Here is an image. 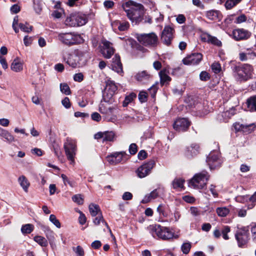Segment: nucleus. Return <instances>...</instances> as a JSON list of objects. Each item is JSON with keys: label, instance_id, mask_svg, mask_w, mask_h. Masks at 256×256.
Segmentation results:
<instances>
[{"label": "nucleus", "instance_id": "48", "mask_svg": "<svg viewBox=\"0 0 256 256\" xmlns=\"http://www.w3.org/2000/svg\"><path fill=\"white\" fill-rule=\"evenodd\" d=\"M138 99L141 102H146L148 100V94L146 92L142 91L138 94Z\"/></svg>", "mask_w": 256, "mask_h": 256}, {"label": "nucleus", "instance_id": "55", "mask_svg": "<svg viewBox=\"0 0 256 256\" xmlns=\"http://www.w3.org/2000/svg\"><path fill=\"white\" fill-rule=\"evenodd\" d=\"M246 20V17L244 14H241L236 18V20L234 21L236 24H240L242 23Z\"/></svg>", "mask_w": 256, "mask_h": 256}, {"label": "nucleus", "instance_id": "58", "mask_svg": "<svg viewBox=\"0 0 256 256\" xmlns=\"http://www.w3.org/2000/svg\"><path fill=\"white\" fill-rule=\"evenodd\" d=\"M138 158L140 160H143L147 157V153L144 150H141L138 154Z\"/></svg>", "mask_w": 256, "mask_h": 256}, {"label": "nucleus", "instance_id": "29", "mask_svg": "<svg viewBox=\"0 0 256 256\" xmlns=\"http://www.w3.org/2000/svg\"><path fill=\"white\" fill-rule=\"evenodd\" d=\"M18 182L23 190L27 192L30 186V183L26 177L23 175L20 176L18 178Z\"/></svg>", "mask_w": 256, "mask_h": 256}, {"label": "nucleus", "instance_id": "12", "mask_svg": "<svg viewBox=\"0 0 256 256\" xmlns=\"http://www.w3.org/2000/svg\"><path fill=\"white\" fill-rule=\"evenodd\" d=\"M100 47L102 54L106 58H110L114 53L112 44L105 39L102 40Z\"/></svg>", "mask_w": 256, "mask_h": 256}, {"label": "nucleus", "instance_id": "63", "mask_svg": "<svg viewBox=\"0 0 256 256\" xmlns=\"http://www.w3.org/2000/svg\"><path fill=\"white\" fill-rule=\"evenodd\" d=\"M32 37H29L28 36H25L24 38V44L26 46H29L32 44Z\"/></svg>", "mask_w": 256, "mask_h": 256}, {"label": "nucleus", "instance_id": "4", "mask_svg": "<svg viewBox=\"0 0 256 256\" xmlns=\"http://www.w3.org/2000/svg\"><path fill=\"white\" fill-rule=\"evenodd\" d=\"M64 148L66 158L70 161V164L73 165L74 164V157L77 150L76 140L67 138L64 142Z\"/></svg>", "mask_w": 256, "mask_h": 256}, {"label": "nucleus", "instance_id": "6", "mask_svg": "<svg viewBox=\"0 0 256 256\" xmlns=\"http://www.w3.org/2000/svg\"><path fill=\"white\" fill-rule=\"evenodd\" d=\"M151 232L154 237L157 236L162 240H168L174 237L173 233L168 228L158 224L151 226Z\"/></svg>", "mask_w": 256, "mask_h": 256}, {"label": "nucleus", "instance_id": "35", "mask_svg": "<svg viewBox=\"0 0 256 256\" xmlns=\"http://www.w3.org/2000/svg\"><path fill=\"white\" fill-rule=\"evenodd\" d=\"M0 136L4 138L6 141L9 143L15 142L16 140L14 136L6 130H4Z\"/></svg>", "mask_w": 256, "mask_h": 256}, {"label": "nucleus", "instance_id": "43", "mask_svg": "<svg viewBox=\"0 0 256 256\" xmlns=\"http://www.w3.org/2000/svg\"><path fill=\"white\" fill-rule=\"evenodd\" d=\"M60 89V91L66 95H68L70 94V87L66 84H61Z\"/></svg>", "mask_w": 256, "mask_h": 256}, {"label": "nucleus", "instance_id": "27", "mask_svg": "<svg viewBox=\"0 0 256 256\" xmlns=\"http://www.w3.org/2000/svg\"><path fill=\"white\" fill-rule=\"evenodd\" d=\"M10 68L15 72H20L23 68V64L18 58H16L13 60Z\"/></svg>", "mask_w": 256, "mask_h": 256}, {"label": "nucleus", "instance_id": "26", "mask_svg": "<svg viewBox=\"0 0 256 256\" xmlns=\"http://www.w3.org/2000/svg\"><path fill=\"white\" fill-rule=\"evenodd\" d=\"M66 62L68 65L73 68H76L80 64V62L76 57L74 52L69 54L66 60Z\"/></svg>", "mask_w": 256, "mask_h": 256}, {"label": "nucleus", "instance_id": "51", "mask_svg": "<svg viewBox=\"0 0 256 256\" xmlns=\"http://www.w3.org/2000/svg\"><path fill=\"white\" fill-rule=\"evenodd\" d=\"M200 78L201 80L207 81L210 79V76L208 72L203 71L200 72Z\"/></svg>", "mask_w": 256, "mask_h": 256}, {"label": "nucleus", "instance_id": "37", "mask_svg": "<svg viewBox=\"0 0 256 256\" xmlns=\"http://www.w3.org/2000/svg\"><path fill=\"white\" fill-rule=\"evenodd\" d=\"M34 228V226L32 224H26L22 226L21 228L22 232L23 234H29L31 233Z\"/></svg>", "mask_w": 256, "mask_h": 256}, {"label": "nucleus", "instance_id": "52", "mask_svg": "<svg viewBox=\"0 0 256 256\" xmlns=\"http://www.w3.org/2000/svg\"><path fill=\"white\" fill-rule=\"evenodd\" d=\"M129 24L128 22H124L120 23L118 26V28L120 31H124L128 29Z\"/></svg>", "mask_w": 256, "mask_h": 256}, {"label": "nucleus", "instance_id": "17", "mask_svg": "<svg viewBox=\"0 0 256 256\" xmlns=\"http://www.w3.org/2000/svg\"><path fill=\"white\" fill-rule=\"evenodd\" d=\"M173 28L169 26L164 27L161 36L162 40L164 44L170 45L173 38Z\"/></svg>", "mask_w": 256, "mask_h": 256}, {"label": "nucleus", "instance_id": "61", "mask_svg": "<svg viewBox=\"0 0 256 256\" xmlns=\"http://www.w3.org/2000/svg\"><path fill=\"white\" fill-rule=\"evenodd\" d=\"M80 216L78 218L79 222L80 224H84L86 222V217L85 215L81 212H80Z\"/></svg>", "mask_w": 256, "mask_h": 256}, {"label": "nucleus", "instance_id": "59", "mask_svg": "<svg viewBox=\"0 0 256 256\" xmlns=\"http://www.w3.org/2000/svg\"><path fill=\"white\" fill-rule=\"evenodd\" d=\"M63 10H56L52 13V16L56 18H59L62 16Z\"/></svg>", "mask_w": 256, "mask_h": 256}, {"label": "nucleus", "instance_id": "20", "mask_svg": "<svg viewBox=\"0 0 256 256\" xmlns=\"http://www.w3.org/2000/svg\"><path fill=\"white\" fill-rule=\"evenodd\" d=\"M205 16L209 20L216 22H220L223 18L222 12L220 10H216L206 11Z\"/></svg>", "mask_w": 256, "mask_h": 256}, {"label": "nucleus", "instance_id": "18", "mask_svg": "<svg viewBox=\"0 0 256 256\" xmlns=\"http://www.w3.org/2000/svg\"><path fill=\"white\" fill-rule=\"evenodd\" d=\"M202 58V55L200 53H193L184 58L182 62L186 65H195L199 64Z\"/></svg>", "mask_w": 256, "mask_h": 256}, {"label": "nucleus", "instance_id": "41", "mask_svg": "<svg viewBox=\"0 0 256 256\" xmlns=\"http://www.w3.org/2000/svg\"><path fill=\"white\" fill-rule=\"evenodd\" d=\"M18 26L22 31L28 33H29L32 31V26H30L27 23H20Z\"/></svg>", "mask_w": 256, "mask_h": 256}, {"label": "nucleus", "instance_id": "25", "mask_svg": "<svg viewBox=\"0 0 256 256\" xmlns=\"http://www.w3.org/2000/svg\"><path fill=\"white\" fill-rule=\"evenodd\" d=\"M150 75L144 70L138 72L135 76V78L138 81L142 82H146L150 80Z\"/></svg>", "mask_w": 256, "mask_h": 256}, {"label": "nucleus", "instance_id": "28", "mask_svg": "<svg viewBox=\"0 0 256 256\" xmlns=\"http://www.w3.org/2000/svg\"><path fill=\"white\" fill-rule=\"evenodd\" d=\"M247 108L250 112H256V96H253L246 100Z\"/></svg>", "mask_w": 256, "mask_h": 256}, {"label": "nucleus", "instance_id": "56", "mask_svg": "<svg viewBox=\"0 0 256 256\" xmlns=\"http://www.w3.org/2000/svg\"><path fill=\"white\" fill-rule=\"evenodd\" d=\"M74 80L76 82H81L84 80V75L82 73H78L74 75Z\"/></svg>", "mask_w": 256, "mask_h": 256}, {"label": "nucleus", "instance_id": "3", "mask_svg": "<svg viewBox=\"0 0 256 256\" xmlns=\"http://www.w3.org/2000/svg\"><path fill=\"white\" fill-rule=\"evenodd\" d=\"M210 175L206 170L196 174L190 180L188 186L195 189H202L206 184Z\"/></svg>", "mask_w": 256, "mask_h": 256}, {"label": "nucleus", "instance_id": "60", "mask_svg": "<svg viewBox=\"0 0 256 256\" xmlns=\"http://www.w3.org/2000/svg\"><path fill=\"white\" fill-rule=\"evenodd\" d=\"M62 103L66 108H68L70 107V99L68 97H66L62 100Z\"/></svg>", "mask_w": 256, "mask_h": 256}, {"label": "nucleus", "instance_id": "14", "mask_svg": "<svg viewBox=\"0 0 256 256\" xmlns=\"http://www.w3.org/2000/svg\"><path fill=\"white\" fill-rule=\"evenodd\" d=\"M251 35L250 32L243 28L234 30L230 36L236 40H244L248 38Z\"/></svg>", "mask_w": 256, "mask_h": 256}, {"label": "nucleus", "instance_id": "19", "mask_svg": "<svg viewBox=\"0 0 256 256\" xmlns=\"http://www.w3.org/2000/svg\"><path fill=\"white\" fill-rule=\"evenodd\" d=\"M115 134L112 131L98 132L94 134V138L98 140H101L102 142L113 141Z\"/></svg>", "mask_w": 256, "mask_h": 256}, {"label": "nucleus", "instance_id": "9", "mask_svg": "<svg viewBox=\"0 0 256 256\" xmlns=\"http://www.w3.org/2000/svg\"><path fill=\"white\" fill-rule=\"evenodd\" d=\"M155 165V161L152 160L144 163L136 170V176L140 178L146 177L151 173L152 170Z\"/></svg>", "mask_w": 256, "mask_h": 256}, {"label": "nucleus", "instance_id": "57", "mask_svg": "<svg viewBox=\"0 0 256 256\" xmlns=\"http://www.w3.org/2000/svg\"><path fill=\"white\" fill-rule=\"evenodd\" d=\"M61 177L63 180V182H64V185H66V184H68L70 186L72 187V182L70 181L68 177L64 174H62L61 175Z\"/></svg>", "mask_w": 256, "mask_h": 256}, {"label": "nucleus", "instance_id": "16", "mask_svg": "<svg viewBox=\"0 0 256 256\" xmlns=\"http://www.w3.org/2000/svg\"><path fill=\"white\" fill-rule=\"evenodd\" d=\"M190 126V122L186 118H179L173 124L174 128L178 132L186 131Z\"/></svg>", "mask_w": 256, "mask_h": 256}, {"label": "nucleus", "instance_id": "15", "mask_svg": "<svg viewBox=\"0 0 256 256\" xmlns=\"http://www.w3.org/2000/svg\"><path fill=\"white\" fill-rule=\"evenodd\" d=\"M126 155V153L124 151L115 152L108 155L106 158L110 164L116 165L122 161L124 156Z\"/></svg>", "mask_w": 256, "mask_h": 256}, {"label": "nucleus", "instance_id": "40", "mask_svg": "<svg viewBox=\"0 0 256 256\" xmlns=\"http://www.w3.org/2000/svg\"><path fill=\"white\" fill-rule=\"evenodd\" d=\"M34 240L42 246H46L48 245L46 240L42 236H34Z\"/></svg>", "mask_w": 256, "mask_h": 256}, {"label": "nucleus", "instance_id": "30", "mask_svg": "<svg viewBox=\"0 0 256 256\" xmlns=\"http://www.w3.org/2000/svg\"><path fill=\"white\" fill-rule=\"evenodd\" d=\"M73 52L80 62L85 60L86 56L88 54L87 50L83 49L75 50Z\"/></svg>", "mask_w": 256, "mask_h": 256}, {"label": "nucleus", "instance_id": "54", "mask_svg": "<svg viewBox=\"0 0 256 256\" xmlns=\"http://www.w3.org/2000/svg\"><path fill=\"white\" fill-rule=\"evenodd\" d=\"M92 119L93 120L98 122L102 120L100 115L97 112H93L91 115Z\"/></svg>", "mask_w": 256, "mask_h": 256}, {"label": "nucleus", "instance_id": "8", "mask_svg": "<svg viewBox=\"0 0 256 256\" xmlns=\"http://www.w3.org/2000/svg\"><path fill=\"white\" fill-rule=\"evenodd\" d=\"M206 162L210 170H214L221 166L223 160L218 151L214 150L207 156Z\"/></svg>", "mask_w": 256, "mask_h": 256}, {"label": "nucleus", "instance_id": "34", "mask_svg": "<svg viewBox=\"0 0 256 256\" xmlns=\"http://www.w3.org/2000/svg\"><path fill=\"white\" fill-rule=\"evenodd\" d=\"M184 180L182 178H176L172 182L173 188L182 189L184 188Z\"/></svg>", "mask_w": 256, "mask_h": 256}, {"label": "nucleus", "instance_id": "24", "mask_svg": "<svg viewBox=\"0 0 256 256\" xmlns=\"http://www.w3.org/2000/svg\"><path fill=\"white\" fill-rule=\"evenodd\" d=\"M168 74V72L166 69H163L160 72L159 76L161 84H168L171 80V78Z\"/></svg>", "mask_w": 256, "mask_h": 256}, {"label": "nucleus", "instance_id": "2", "mask_svg": "<svg viewBox=\"0 0 256 256\" xmlns=\"http://www.w3.org/2000/svg\"><path fill=\"white\" fill-rule=\"evenodd\" d=\"M252 67L248 64L236 65L232 68L234 76L240 80L246 81L252 76Z\"/></svg>", "mask_w": 256, "mask_h": 256}, {"label": "nucleus", "instance_id": "44", "mask_svg": "<svg viewBox=\"0 0 256 256\" xmlns=\"http://www.w3.org/2000/svg\"><path fill=\"white\" fill-rule=\"evenodd\" d=\"M191 248V244L190 242H185L181 246V250L184 254H187L189 252Z\"/></svg>", "mask_w": 256, "mask_h": 256}, {"label": "nucleus", "instance_id": "46", "mask_svg": "<svg viewBox=\"0 0 256 256\" xmlns=\"http://www.w3.org/2000/svg\"><path fill=\"white\" fill-rule=\"evenodd\" d=\"M166 205L163 204H160L158 206L157 208V212L159 213V214L164 216H166L167 214L166 212Z\"/></svg>", "mask_w": 256, "mask_h": 256}, {"label": "nucleus", "instance_id": "53", "mask_svg": "<svg viewBox=\"0 0 256 256\" xmlns=\"http://www.w3.org/2000/svg\"><path fill=\"white\" fill-rule=\"evenodd\" d=\"M138 151L137 146L136 144H132L129 146V152L131 154H135Z\"/></svg>", "mask_w": 256, "mask_h": 256}, {"label": "nucleus", "instance_id": "1", "mask_svg": "<svg viewBox=\"0 0 256 256\" xmlns=\"http://www.w3.org/2000/svg\"><path fill=\"white\" fill-rule=\"evenodd\" d=\"M122 8L132 22L138 24L143 20L144 8L142 4L128 0L122 4Z\"/></svg>", "mask_w": 256, "mask_h": 256}, {"label": "nucleus", "instance_id": "21", "mask_svg": "<svg viewBox=\"0 0 256 256\" xmlns=\"http://www.w3.org/2000/svg\"><path fill=\"white\" fill-rule=\"evenodd\" d=\"M235 130L237 132L242 131L244 132H251L256 128L254 124H251L248 125L235 123L234 125Z\"/></svg>", "mask_w": 256, "mask_h": 256}, {"label": "nucleus", "instance_id": "23", "mask_svg": "<svg viewBox=\"0 0 256 256\" xmlns=\"http://www.w3.org/2000/svg\"><path fill=\"white\" fill-rule=\"evenodd\" d=\"M104 100H102L99 106V111L100 113L103 114H112L114 110V108L110 106L108 102H105L104 104Z\"/></svg>", "mask_w": 256, "mask_h": 256}, {"label": "nucleus", "instance_id": "50", "mask_svg": "<svg viewBox=\"0 0 256 256\" xmlns=\"http://www.w3.org/2000/svg\"><path fill=\"white\" fill-rule=\"evenodd\" d=\"M230 232V228L228 226H224L222 230V237L224 240H228L229 238L228 233Z\"/></svg>", "mask_w": 256, "mask_h": 256}, {"label": "nucleus", "instance_id": "33", "mask_svg": "<svg viewBox=\"0 0 256 256\" xmlns=\"http://www.w3.org/2000/svg\"><path fill=\"white\" fill-rule=\"evenodd\" d=\"M89 210L92 216H96L101 213L99 206L98 204H91L89 206Z\"/></svg>", "mask_w": 256, "mask_h": 256}, {"label": "nucleus", "instance_id": "7", "mask_svg": "<svg viewBox=\"0 0 256 256\" xmlns=\"http://www.w3.org/2000/svg\"><path fill=\"white\" fill-rule=\"evenodd\" d=\"M86 20L84 16L79 13H73L68 16L64 24L68 26H80L85 24Z\"/></svg>", "mask_w": 256, "mask_h": 256}, {"label": "nucleus", "instance_id": "42", "mask_svg": "<svg viewBox=\"0 0 256 256\" xmlns=\"http://www.w3.org/2000/svg\"><path fill=\"white\" fill-rule=\"evenodd\" d=\"M212 72L215 74H218L222 70L220 64L218 62H214L211 66Z\"/></svg>", "mask_w": 256, "mask_h": 256}, {"label": "nucleus", "instance_id": "62", "mask_svg": "<svg viewBox=\"0 0 256 256\" xmlns=\"http://www.w3.org/2000/svg\"><path fill=\"white\" fill-rule=\"evenodd\" d=\"M102 221L103 222L104 219L102 213H100V214H98V216L94 220L93 222L96 225H98Z\"/></svg>", "mask_w": 256, "mask_h": 256}, {"label": "nucleus", "instance_id": "5", "mask_svg": "<svg viewBox=\"0 0 256 256\" xmlns=\"http://www.w3.org/2000/svg\"><path fill=\"white\" fill-rule=\"evenodd\" d=\"M136 38L140 43L148 47L155 48L158 43V36L154 32L138 34Z\"/></svg>", "mask_w": 256, "mask_h": 256}, {"label": "nucleus", "instance_id": "39", "mask_svg": "<svg viewBox=\"0 0 256 256\" xmlns=\"http://www.w3.org/2000/svg\"><path fill=\"white\" fill-rule=\"evenodd\" d=\"M206 38L205 39H206L208 42H210L218 46H220L222 44L221 42L219 40L216 38L212 36L210 34H206Z\"/></svg>", "mask_w": 256, "mask_h": 256}, {"label": "nucleus", "instance_id": "36", "mask_svg": "<svg viewBox=\"0 0 256 256\" xmlns=\"http://www.w3.org/2000/svg\"><path fill=\"white\" fill-rule=\"evenodd\" d=\"M216 212L219 216L225 217L230 212V210L226 207H220L216 209Z\"/></svg>", "mask_w": 256, "mask_h": 256}, {"label": "nucleus", "instance_id": "10", "mask_svg": "<svg viewBox=\"0 0 256 256\" xmlns=\"http://www.w3.org/2000/svg\"><path fill=\"white\" fill-rule=\"evenodd\" d=\"M117 89V86L113 81L108 80L102 96L104 101L106 102H108L112 98Z\"/></svg>", "mask_w": 256, "mask_h": 256}, {"label": "nucleus", "instance_id": "22", "mask_svg": "<svg viewBox=\"0 0 256 256\" xmlns=\"http://www.w3.org/2000/svg\"><path fill=\"white\" fill-rule=\"evenodd\" d=\"M112 70H114L118 74L122 72V66L120 62V56L116 54L112 59V63L111 64Z\"/></svg>", "mask_w": 256, "mask_h": 256}, {"label": "nucleus", "instance_id": "49", "mask_svg": "<svg viewBox=\"0 0 256 256\" xmlns=\"http://www.w3.org/2000/svg\"><path fill=\"white\" fill-rule=\"evenodd\" d=\"M72 200L78 204H82L84 203V199L80 194H76L72 197Z\"/></svg>", "mask_w": 256, "mask_h": 256}, {"label": "nucleus", "instance_id": "32", "mask_svg": "<svg viewBox=\"0 0 256 256\" xmlns=\"http://www.w3.org/2000/svg\"><path fill=\"white\" fill-rule=\"evenodd\" d=\"M199 146L196 144H192L190 146L186 148V154L188 156H194L198 152Z\"/></svg>", "mask_w": 256, "mask_h": 256}, {"label": "nucleus", "instance_id": "47", "mask_svg": "<svg viewBox=\"0 0 256 256\" xmlns=\"http://www.w3.org/2000/svg\"><path fill=\"white\" fill-rule=\"evenodd\" d=\"M50 220L58 228L61 226L60 221L56 218L54 214H50Z\"/></svg>", "mask_w": 256, "mask_h": 256}, {"label": "nucleus", "instance_id": "38", "mask_svg": "<svg viewBox=\"0 0 256 256\" xmlns=\"http://www.w3.org/2000/svg\"><path fill=\"white\" fill-rule=\"evenodd\" d=\"M242 0H226L224 6L226 10H230L240 3Z\"/></svg>", "mask_w": 256, "mask_h": 256}, {"label": "nucleus", "instance_id": "13", "mask_svg": "<svg viewBox=\"0 0 256 256\" xmlns=\"http://www.w3.org/2000/svg\"><path fill=\"white\" fill-rule=\"evenodd\" d=\"M58 39L64 44L72 45L78 42V36L73 33H60L58 35Z\"/></svg>", "mask_w": 256, "mask_h": 256}, {"label": "nucleus", "instance_id": "64", "mask_svg": "<svg viewBox=\"0 0 256 256\" xmlns=\"http://www.w3.org/2000/svg\"><path fill=\"white\" fill-rule=\"evenodd\" d=\"M122 198L124 200H129L132 199V194L130 192H125L123 194Z\"/></svg>", "mask_w": 256, "mask_h": 256}, {"label": "nucleus", "instance_id": "45", "mask_svg": "<svg viewBox=\"0 0 256 256\" xmlns=\"http://www.w3.org/2000/svg\"><path fill=\"white\" fill-rule=\"evenodd\" d=\"M136 98V94L134 93L130 94L128 96H126L123 102V106H126L130 102Z\"/></svg>", "mask_w": 256, "mask_h": 256}, {"label": "nucleus", "instance_id": "11", "mask_svg": "<svg viewBox=\"0 0 256 256\" xmlns=\"http://www.w3.org/2000/svg\"><path fill=\"white\" fill-rule=\"evenodd\" d=\"M235 237L237 240L239 247H244L249 240V233L244 228L238 230L235 234Z\"/></svg>", "mask_w": 256, "mask_h": 256}, {"label": "nucleus", "instance_id": "31", "mask_svg": "<svg viewBox=\"0 0 256 256\" xmlns=\"http://www.w3.org/2000/svg\"><path fill=\"white\" fill-rule=\"evenodd\" d=\"M158 196V192L157 189L154 190L150 194H148L144 198L141 202L146 204L150 202L151 200L156 198Z\"/></svg>", "mask_w": 256, "mask_h": 256}]
</instances>
